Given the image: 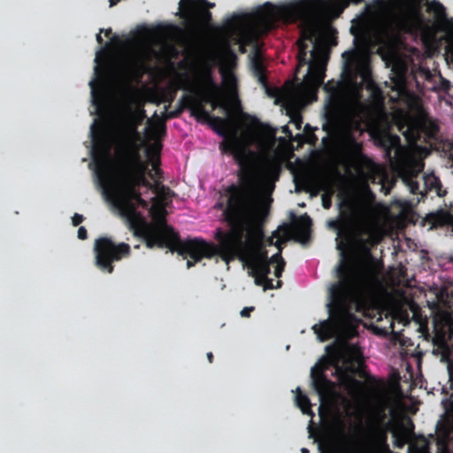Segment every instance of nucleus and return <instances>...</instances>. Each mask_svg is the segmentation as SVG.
Instances as JSON below:
<instances>
[{"label":"nucleus","mask_w":453,"mask_h":453,"mask_svg":"<svg viewBox=\"0 0 453 453\" xmlns=\"http://www.w3.org/2000/svg\"><path fill=\"white\" fill-rule=\"evenodd\" d=\"M188 100L183 99V96L180 98L178 103V107L174 111H167L166 118L167 119H174L180 115L184 109H188L190 111V115L192 116V107L188 104Z\"/></svg>","instance_id":"obj_31"},{"label":"nucleus","mask_w":453,"mask_h":453,"mask_svg":"<svg viewBox=\"0 0 453 453\" xmlns=\"http://www.w3.org/2000/svg\"><path fill=\"white\" fill-rule=\"evenodd\" d=\"M254 311V307H245L241 311V316L242 317H250V312Z\"/></svg>","instance_id":"obj_48"},{"label":"nucleus","mask_w":453,"mask_h":453,"mask_svg":"<svg viewBox=\"0 0 453 453\" xmlns=\"http://www.w3.org/2000/svg\"><path fill=\"white\" fill-rule=\"evenodd\" d=\"M135 204H136V208L137 207H142L143 209H148L149 208V202H147L146 200H144L142 196H139L137 199H136V202H135Z\"/></svg>","instance_id":"obj_43"},{"label":"nucleus","mask_w":453,"mask_h":453,"mask_svg":"<svg viewBox=\"0 0 453 453\" xmlns=\"http://www.w3.org/2000/svg\"><path fill=\"white\" fill-rule=\"evenodd\" d=\"M422 170L423 164L411 157H399L395 165V172L411 194H420L421 199L426 198L429 192H434L437 196L444 197L448 193L447 189L443 188L439 177L434 173L424 176L425 190L419 191L417 178Z\"/></svg>","instance_id":"obj_8"},{"label":"nucleus","mask_w":453,"mask_h":453,"mask_svg":"<svg viewBox=\"0 0 453 453\" xmlns=\"http://www.w3.org/2000/svg\"><path fill=\"white\" fill-rule=\"evenodd\" d=\"M391 432H392V437L394 439L393 440L394 446L397 449H403L407 442L406 436L401 431H398V430L391 429Z\"/></svg>","instance_id":"obj_34"},{"label":"nucleus","mask_w":453,"mask_h":453,"mask_svg":"<svg viewBox=\"0 0 453 453\" xmlns=\"http://www.w3.org/2000/svg\"><path fill=\"white\" fill-rule=\"evenodd\" d=\"M214 6V4L208 2L207 0H198L197 6L188 15V18L200 23H209L211 20V12L209 8Z\"/></svg>","instance_id":"obj_24"},{"label":"nucleus","mask_w":453,"mask_h":453,"mask_svg":"<svg viewBox=\"0 0 453 453\" xmlns=\"http://www.w3.org/2000/svg\"><path fill=\"white\" fill-rule=\"evenodd\" d=\"M399 131L411 144L427 143L437 141L440 126L436 119L421 109L415 116L409 117L399 124Z\"/></svg>","instance_id":"obj_9"},{"label":"nucleus","mask_w":453,"mask_h":453,"mask_svg":"<svg viewBox=\"0 0 453 453\" xmlns=\"http://www.w3.org/2000/svg\"><path fill=\"white\" fill-rule=\"evenodd\" d=\"M440 80H441V83H440L439 88L443 91H448L450 88L449 81L441 76H440Z\"/></svg>","instance_id":"obj_41"},{"label":"nucleus","mask_w":453,"mask_h":453,"mask_svg":"<svg viewBox=\"0 0 453 453\" xmlns=\"http://www.w3.org/2000/svg\"><path fill=\"white\" fill-rule=\"evenodd\" d=\"M284 268H285V265H282V263H280V265H277L275 266V269H274V275H275L277 278L281 277L282 273H283V271H284Z\"/></svg>","instance_id":"obj_46"},{"label":"nucleus","mask_w":453,"mask_h":453,"mask_svg":"<svg viewBox=\"0 0 453 453\" xmlns=\"http://www.w3.org/2000/svg\"><path fill=\"white\" fill-rule=\"evenodd\" d=\"M104 32L103 29L100 30V33ZM112 34V31L111 28H108L106 30H104V35L105 36L109 37Z\"/></svg>","instance_id":"obj_50"},{"label":"nucleus","mask_w":453,"mask_h":453,"mask_svg":"<svg viewBox=\"0 0 453 453\" xmlns=\"http://www.w3.org/2000/svg\"><path fill=\"white\" fill-rule=\"evenodd\" d=\"M342 110L337 102H330L325 110L326 123L323 125V129L330 133L335 129L341 119Z\"/></svg>","instance_id":"obj_20"},{"label":"nucleus","mask_w":453,"mask_h":453,"mask_svg":"<svg viewBox=\"0 0 453 453\" xmlns=\"http://www.w3.org/2000/svg\"><path fill=\"white\" fill-rule=\"evenodd\" d=\"M326 365L313 367L311 372L312 387L319 396L321 402L335 395L337 384L327 378L325 373Z\"/></svg>","instance_id":"obj_14"},{"label":"nucleus","mask_w":453,"mask_h":453,"mask_svg":"<svg viewBox=\"0 0 453 453\" xmlns=\"http://www.w3.org/2000/svg\"><path fill=\"white\" fill-rule=\"evenodd\" d=\"M425 220L431 228L446 227L453 233V200L444 201L443 206L428 213Z\"/></svg>","instance_id":"obj_15"},{"label":"nucleus","mask_w":453,"mask_h":453,"mask_svg":"<svg viewBox=\"0 0 453 453\" xmlns=\"http://www.w3.org/2000/svg\"><path fill=\"white\" fill-rule=\"evenodd\" d=\"M95 265L102 272L112 273L113 263L131 255L130 245L126 242L115 243L109 237H100L94 245Z\"/></svg>","instance_id":"obj_11"},{"label":"nucleus","mask_w":453,"mask_h":453,"mask_svg":"<svg viewBox=\"0 0 453 453\" xmlns=\"http://www.w3.org/2000/svg\"><path fill=\"white\" fill-rule=\"evenodd\" d=\"M338 281L329 288V319L312 329L320 341L333 338L337 329L357 312L366 311L379 285V269L375 263L342 261L337 268Z\"/></svg>","instance_id":"obj_2"},{"label":"nucleus","mask_w":453,"mask_h":453,"mask_svg":"<svg viewBox=\"0 0 453 453\" xmlns=\"http://www.w3.org/2000/svg\"><path fill=\"white\" fill-rule=\"evenodd\" d=\"M148 175L153 178L152 172L149 170L147 163L142 160L137 150L128 149L124 156L120 177L129 179L134 176Z\"/></svg>","instance_id":"obj_13"},{"label":"nucleus","mask_w":453,"mask_h":453,"mask_svg":"<svg viewBox=\"0 0 453 453\" xmlns=\"http://www.w3.org/2000/svg\"><path fill=\"white\" fill-rule=\"evenodd\" d=\"M89 84H90L91 89H92V96H94V95H95L94 81H90Z\"/></svg>","instance_id":"obj_56"},{"label":"nucleus","mask_w":453,"mask_h":453,"mask_svg":"<svg viewBox=\"0 0 453 453\" xmlns=\"http://www.w3.org/2000/svg\"><path fill=\"white\" fill-rule=\"evenodd\" d=\"M318 449L319 453H336L332 441L329 440L319 441L318 444Z\"/></svg>","instance_id":"obj_36"},{"label":"nucleus","mask_w":453,"mask_h":453,"mask_svg":"<svg viewBox=\"0 0 453 453\" xmlns=\"http://www.w3.org/2000/svg\"><path fill=\"white\" fill-rule=\"evenodd\" d=\"M348 54H349L348 52H344V53L342 54V56L344 57L345 55H348Z\"/></svg>","instance_id":"obj_64"},{"label":"nucleus","mask_w":453,"mask_h":453,"mask_svg":"<svg viewBox=\"0 0 453 453\" xmlns=\"http://www.w3.org/2000/svg\"><path fill=\"white\" fill-rule=\"evenodd\" d=\"M148 175H140V176H134L132 178H129L128 180L131 182L135 183V186L140 188V187H145L150 190L153 191V193L165 197L170 192V188L164 186L159 185L158 183L152 184L148 179Z\"/></svg>","instance_id":"obj_23"},{"label":"nucleus","mask_w":453,"mask_h":453,"mask_svg":"<svg viewBox=\"0 0 453 453\" xmlns=\"http://www.w3.org/2000/svg\"><path fill=\"white\" fill-rule=\"evenodd\" d=\"M342 245H343V242H341L337 243V248H338V249H342Z\"/></svg>","instance_id":"obj_59"},{"label":"nucleus","mask_w":453,"mask_h":453,"mask_svg":"<svg viewBox=\"0 0 453 453\" xmlns=\"http://www.w3.org/2000/svg\"><path fill=\"white\" fill-rule=\"evenodd\" d=\"M250 257H259L265 261H269V258L267 256V251L265 250H258V251L255 252L254 254H252Z\"/></svg>","instance_id":"obj_44"},{"label":"nucleus","mask_w":453,"mask_h":453,"mask_svg":"<svg viewBox=\"0 0 453 453\" xmlns=\"http://www.w3.org/2000/svg\"><path fill=\"white\" fill-rule=\"evenodd\" d=\"M427 12L434 15V24L420 12H416L400 19L396 23L397 31L411 35L421 34L426 38H434L436 29L444 32L447 42L445 52L453 61V19L448 18L445 7L438 1L431 2L427 5Z\"/></svg>","instance_id":"obj_5"},{"label":"nucleus","mask_w":453,"mask_h":453,"mask_svg":"<svg viewBox=\"0 0 453 453\" xmlns=\"http://www.w3.org/2000/svg\"><path fill=\"white\" fill-rule=\"evenodd\" d=\"M222 76H223V82L228 88H230V89L236 88V78L232 73H226L223 72Z\"/></svg>","instance_id":"obj_37"},{"label":"nucleus","mask_w":453,"mask_h":453,"mask_svg":"<svg viewBox=\"0 0 453 453\" xmlns=\"http://www.w3.org/2000/svg\"><path fill=\"white\" fill-rule=\"evenodd\" d=\"M174 29L171 24H157L146 29L148 35L156 39L167 37Z\"/></svg>","instance_id":"obj_27"},{"label":"nucleus","mask_w":453,"mask_h":453,"mask_svg":"<svg viewBox=\"0 0 453 453\" xmlns=\"http://www.w3.org/2000/svg\"><path fill=\"white\" fill-rule=\"evenodd\" d=\"M255 122L257 123V124H260L259 120L255 119Z\"/></svg>","instance_id":"obj_61"},{"label":"nucleus","mask_w":453,"mask_h":453,"mask_svg":"<svg viewBox=\"0 0 453 453\" xmlns=\"http://www.w3.org/2000/svg\"><path fill=\"white\" fill-rule=\"evenodd\" d=\"M188 100L183 99V96L180 98L178 103V107L174 111H167L166 118L167 119H174L180 115L184 109H188L190 111V115L192 116V107L188 104Z\"/></svg>","instance_id":"obj_32"},{"label":"nucleus","mask_w":453,"mask_h":453,"mask_svg":"<svg viewBox=\"0 0 453 453\" xmlns=\"http://www.w3.org/2000/svg\"><path fill=\"white\" fill-rule=\"evenodd\" d=\"M391 431V422L388 421L377 426L372 433V444L375 449L381 453H393L388 443V434Z\"/></svg>","instance_id":"obj_19"},{"label":"nucleus","mask_w":453,"mask_h":453,"mask_svg":"<svg viewBox=\"0 0 453 453\" xmlns=\"http://www.w3.org/2000/svg\"><path fill=\"white\" fill-rule=\"evenodd\" d=\"M255 278V283L257 286L264 285L265 289H273L274 288H280L281 281L278 280L276 287L273 284V280L269 279L268 276H262L260 274H251Z\"/></svg>","instance_id":"obj_33"},{"label":"nucleus","mask_w":453,"mask_h":453,"mask_svg":"<svg viewBox=\"0 0 453 453\" xmlns=\"http://www.w3.org/2000/svg\"><path fill=\"white\" fill-rule=\"evenodd\" d=\"M119 0H110V6H114Z\"/></svg>","instance_id":"obj_55"},{"label":"nucleus","mask_w":453,"mask_h":453,"mask_svg":"<svg viewBox=\"0 0 453 453\" xmlns=\"http://www.w3.org/2000/svg\"><path fill=\"white\" fill-rule=\"evenodd\" d=\"M399 142V137H398V136H394V137H392V142Z\"/></svg>","instance_id":"obj_57"},{"label":"nucleus","mask_w":453,"mask_h":453,"mask_svg":"<svg viewBox=\"0 0 453 453\" xmlns=\"http://www.w3.org/2000/svg\"><path fill=\"white\" fill-rule=\"evenodd\" d=\"M273 236H278L277 232H274V233H273Z\"/></svg>","instance_id":"obj_63"},{"label":"nucleus","mask_w":453,"mask_h":453,"mask_svg":"<svg viewBox=\"0 0 453 453\" xmlns=\"http://www.w3.org/2000/svg\"><path fill=\"white\" fill-rule=\"evenodd\" d=\"M408 453H431L430 441L424 435L418 436L414 441L410 442Z\"/></svg>","instance_id":"obj_28"},{"label":"nucleus","mask_w":453,"mask_h":453,"mask_svg":"<svg viewBox=\"0 0 453 453\" xmlns=\"http://www.w3.org/2000/svg\"><path fill=\"white\" fill-rule=\"evenodd\" d=\"M307 128H310V125L309 124H306V126H305V129H307Z\"/></svg>","instance_id":"obj_62"},{"label":"nucleus","mask_w":453,"mask_h":453,"mask_svg":"<svg viewBox=\"0 0 453 453\" xmlns=\"http://www.w3.org/2000/svg\"><path fill=\"white\" fill-rule=\"evenodd\" d=\"M78 238L81 240H86L88 238V232L84 226H80L78 229Z\"/></svg>","instance_id":"obj_45"},{"label":"nucleus","mask_w":453,"mask_h":453,"mask_svg":"<svg viewBox=\"0 0 453 453\" xmlns=\"http://www.w3.org/2000/svg\"><path fill=\"white\" fill-rule=\"evenodd\" d=\"M255 71L258 75V79L261 82H266V77L264 74V67L261 64L255 65Z\"/></svg>","instance_id":"obj_39"},{"label":"nucleus","mask_w":453,"mask_h":453,"mask_svg":"<svg viewBox=\"0 0 453 453\" xmlns=\"http://www.w3.org/2000/svg\"><path fill=\"white\" fill-rule=\"evenodd\" d=\"M220 150L233 154L239 170L238 185L232 184L226 189L228 198L224 215L231 229L228 232L217 229L218 245L202 238L181 240L179 233L166 223L165 210L157 205L156 196L151 199L153 205L150 209L155 222L142 221L138 226L131 222L134 236L141 238L147 248H167L184 258L188 257L191 260L187 261L188 268L216 255L229 263L244 247L257 244L264 237L263 230L250 215L257 203L262 184L259 170L250 162L251 152L241 147L236 139L221 143Z\"/></svg>","instance_id":"obj_1"},{"label":"nucleus","mask_w":453,"mask_h":453,"mask_svg":"<svg viewBox=\"0 0 453 453\" xmlns=\"http://www.w3.org/2000/svg\"><path fill=\"white\" fill-rule=\"evenodd\" d=\"M375 198L370 187L365 185L363 191H349L341 194L339 203L340 219L329 221V226L337 230L338 237L349 240L362 226L368 211L369 203Z\"/></svg>","instance_id":"obj_6"},{"label":"nucleus","mask_w":453,"mask_h":453,"mask_svg":"<svg viewBox=\"0 0 453 453\" xmlns=\"http://www.w3.org/2000/svg\"><path fill=\"white\" fill-rule=\"evenodd\" d=\"M292 121L295 123L297 129H301L303 124L302 116L297 114L296 116L292 118Z\"/></svg>","instance_id":"obj_47"},{"label":"nucleus","mask_w":453,"mask_h":453,"mask_svg":"<svg viewBox=\"0 0 453 453\" xmlns=\"http://www.w3.org/2000/svg\"><path fill=\"white\" fill-rule=\"evenodd\" d=\"M197 4L198 0L196 2L195 0H180V2L181 12L188 17L197 6Z\"/></svg>","instance_id":"obj_35"},{"label":"nucleus","mask_w":453,"mask_h":453,"mask_svg":"<svg viewBox=\"0 0 453 453\" xmlns=\"http://www.w3.org/2000/svg\"><path fill=\"white\" fill-rule=\"evenodd\" d=\"M280 229L284 232L285 238L283 240L279 239L275 242H273V240L272 237L268 241L269 245H274L278 249V251L280 249V252H282V249H283L282 244L290 239V230L294 231V233L296 236V240L301 242H305V241L309 238V234H310L309 229L301 226L300 222L296 223L294 225L287 224V225L281 226Z\"/></svg>","instance_id":"obj_17"},{"label":"nucleus","mask_w":453,"mask_h":453,"mask_svg":"<svg viewBox=\"0 0 453 453\" xmlns=\"http://www.w3.org/2000/svg\"><path fill=\"white\" fill-rule=\"evenodd\" d=\"M283 5H281L282 7ZM271 8H280V6H274L271 4H265L264 7L258 12V16L261 19L264 20L265 23V26L268 29H272L276 26V23L278 21H282L285 23H299L301 29H302V39L298 42V53H297V59H298V65L296 68V72H299V69L302 66L308 65V72L306 75L304 76L303 81L299 84V88L316 95L319 88L323 84L324 78L326 76L325 71V64L322 61L319 62H309L307 59V54H308V44L304 41H309L307 38L303 26L301 23V21H290L285 19L281 18H275L271 19L269 16V11ZM321 27L318 32V34L312 38V40H310L311 42L313 43L314 39L318 36V35L320 33Z\"/></svg>","instance_id":"obj_7"},{"label":"nucleus","mask_w":453,"mask_h":453,"mask_svg":"<svg viewBox=\"0 0 453 453\" xmlns=\"http://www.w3.org/2000/svg\"><path fill=\"white\" fill-rule=\"evenodd\" d=\"M392 186H393V182L388 187H386L384 184L381 185V189L385 190V195H388L390 193V189H391Z\"/></svg>","instance_id":"obj_49"},{"label":"nucleus","mask_w":453,"mask_h":453,"mask_svg":"<svg viewBox=\"0 0 453 453\" xmlns=\"http://www.w3.org/2000/svg\"><path fill=\"white\" fill-rule=\"evenodd\" d=\"M392 90L396 92V97L393 99L396 101L398 97L403 96L407 92L405 71L396 73L392 79Z\"/></svg>","instance_id":"obj_26"},{"label":"nucleus","mask_w":453,"mask_h":453,"mask_svg":"<svg viewBox=\"0 0 453 453\" xmlns=\"http://www.w3.org/2000/svg\"><path fill=\"white\" fill-rule=\"evenodd\" d=\"M199 109L198 112L200 116L196 119L201 123H208L217 134L225 136L226 129L230 124L229 119L226 118L213 116L210 111L203 110L202 107Z\"/></svg>","instance_id":"obj_18"},{"label":"nucleus","mask_w":453,"mask_h":453,"mask_svg":"<svg viewBox=\"0 0 453 453\" xmlns=\"http://www.w3.org/2000/svg\"><path fill=\"white\" fill-rule=\"evenodd\" d=\"M441 361L447 364V372L449 376L448 384H449V388L453 390V358L447 346H445L442 351Z\"/></svg>","instance_id":"obj_30"},{"label":"nucleus","mask_w":453,"mask_h":453,"mask_svg":"<svg viewBox=\"0 0 453 453\" xmlns=\"http://www.w3.org/2000/svg\"><path fill=\"white\" fill-rule=\"evenodd\" d=\"M162 150V144L160 142H155L148 147L146 150V156L148 159L151 162L152 168L154 170L152 180H156V183H159L160 179L162 178V171L159 168L160 165V152Z\"/></svg>","instance_id":"obj_21"},{"label":"nucleus","mask_w":453,"mask_h":453,"mask_svg":"<svg viewBox=\"0 0 453 453\" xmlns=\"http://www.w3.org/2000/svg\"><path fill=\"white\" fill-rule=\"evenodd\" d=\"M341 356V353L336 350L334 353H329V365L334 367L333 375L349 394L357 393L365 384L354 377L356 369L349 359H344L342 364H340Z\"/></svg>","instance_id":"obj_12"},{"label":"nucleus","mask_w":453,"mask_h":453,"mask_svg":"<svg viewBox=\"0 0 453 453\" xmlns=\"http://www.w3.org/2000/svg\"><path fill=\"white\" fill-rule=\"evenodd\" d=\"M247 265L250 269L251 274L268 276L271 272L270 262L265 261L259 257H250Z\"/></svg>","instance_id":"obj_25"},{"label":"nucleus","mask_w":453,"mask_h":453,"mask_svg":"<svg viewBox=\"0 0 453 453\" xmlns=\"http://www.w3.org/2000/svg\"><path fill=\"white\" fill-rule=\"evenodd\" d=\"M199 81H200V87H199V88H197L198 89L202 88V74L200 75ZM192 88H196V87H192V88H186V90H188V91L190 92V94H189V95H191V94H192V92H191V89H192Z\"/></svg>","instance_id":"obj_51"},{"label":"nucleus","mask_w":453,"mask_h":453,"mask_svg":"<svg viewBox=\"0 0 453 453\" xmlns=\"http://www.w3.org/2000/svg\"><path fill=\"white\" fill-rule=\"evenodd\" d=\"M269 262H270V265L276 264V265H280V263H282V265H286V263L281 256L280 250L276 254L273 255L269 258Z\"/></svg>","instance_id":"obj_38"},{"label":"nucleus","mask_w":453,"mask_h":453,"mask_svg":"<svg viewBox=\"0 0 453 453\" xmlns=\"http://www.w3.org/2000/svg\"><path fill=\"white\" fill-rule=\"evenodd\" d=\"M296 402L297 406L301 409L303 414L313 416L310 399L299 388L297 389V393L296 395Z\"/></svg>","instance_id":"obj_29"},{"label":"nucleus","mask_w":453,"mask_h":453,"mask_svg":"<svg viewBox=\"0 0 453 453\" xmlns=\"http://www.w3.org/2000/svg\"><path fill=\"white\" fill-rule=\"evenodd\" d=\"M191 92V95H183V99L188 100V104L192 107V117L195 119L200 116V107L206 110V104H210L212 110L223 108L228 111L222 99L221 88L215 82L211 70L208 69L202 73V88H192Z\"/></svg>","instance_id":"obj_10"},{"label":"nucleus","mask_w":453,"mask_h":453,"mask_svg":"<svg viewBox=\"0 0 453 453\" xmlns=\"http://www.w3.org/2000/svg\"><path fill=\"white\" fill-rule=\"evenodd\" d=\"M301 453H309V449H306V448H303V449H301Z\"/></svg>","instance_id":"obj_58"},{"label":"nucleus","mask_w":453,"mask_h":453,"mask_svg":"<svg viewBox=\"0 0 453 453\" xmlns=\"http://www.w3.org/2000/svg\"><path fill=\"white\" fill-rule=\"evenodd\" d=\"M343 150L350 160H356L364 157L363 145L357 142V139L351 134L345 136L342 142Z\"/></svg>","instance_id":"obj_22"},{"label":"nucleus","mask_w":453,"mask_h":453,"mask_svg":"<svg viewBox=\"0 0 453 453\" xmlns=\"http://www.w3.org/2000/svg\"><path fill=\"white\" fill-rule=\"evenodd\" d=\"M300 221H306L308 223L311 222V219L308 217V216H302L301 219H300Z\"/></svg>","instance_id":"obj_54"},{"label":"nucleus","mask_w":453,"mask_h":453,"mask_svg":"<svg viewBox=\"0 0 453 453\" xmlns=\"http://www.w3.org/2000/svg\"><path fill=\"white\" fill-rule=\"evenodd\" d=\"M92 139L95 143V150L100 155L94 154L96 163V174L99 184L104 192L110 193L114 199L115 206L119 210L121 215L130 221L139 218L136 211V199L142 196L135 183L119 176L116 180L111 164V148L104 137H99L96 134L95 124L91 126Z\"/></svg>","instance_id":"obj_3"},{"label":"nucleus","mask_w":453,"mask_h":453,"mask_svg":"<svg viewBox=\"0 0 453 453\" xmlns=\"http://www.w3.org/2000/svg\"><path fill=\"white\" fill-rule=\"evenodd\" d=\"M322 205L325 209H329L332 205L331 195L324 194L322 196Z\"/></svg>","instance_id":"obj_40"},{"label":"nucleus","mask_w":453,"mask_h":453,"mask_svg":"<svg viewBox=\"0 0 453 453\" xmlns=\"http://www.w3.org/2000/svg\"><path fill=\"white\" fill-rule=\"evenodd\" d=\"M140 69H142L143 67V65L142 64H140L139 66H138Z\"/></svg>","instance_id":"obj_60"},{"label":"nucleus","mask_w":453,"mask_h":453,"mask_svg":"<svg viewBox=\"0 0 453 453\" xmlns=\"http://www.w3.org/2000/svg\"><path fill=\"white\" fill-rule=\"evenodd\" d=\"M207 358H208V361L210 363H212L213 362V358H214L213 354L211 352H208L207 353Z\"/></svg>","instance_id":"obj_52"},{"label":"nucleus","mask_w":453,"mask_h":453,"mask_svg":"<svg viewBox=\"0 0 453 453\" xmlns=\"http://www.w3.org/2000/svg\"><path fill=\"white\" fill-rule=\"evenodd\" d=\"M364 0H296L280 8H271V19L281 18L290 21L299 20L303 26L304 33L309 40L318 34L324 16L334 4L342 12L349 4H361Z\"/></svg>","instance_id":"obj_4"},{"label":"nucleus","mask_w":453,"mask_h":453,"mask_svg":"<svg viewBox=\"0 0 453 453\" xmlns=\"http://www.w3.org/2000/svg\"><path fill=\"white\" fill-rule=\"evenodd\" d=\"M437 453H453V416L447 417L436 430Z\"/></svg>","instance_id":"obj_16"},{"label":"nucleus","mask_w":453,"mask_h":453,"mask_svg":"<svg viewBox=\"0 0 453 453\" xmlns=\"http://www.w3.org/2000/svg\"><path fill=\"white\" fill-rule=\"evenodd\" d=\"M84 220V217L81 214L75 213L72 218V222L74 226H79Z\"/></svg>","instance_id":"obj_42"},{"label":"nucleus","mask_w":453,"mask_h":453,"mask_svg":"<svg viewBox=\"0 0 453 453\" xmlns=\"http://www.w3.org/2000/svg\"><path fill=\"white\" fill-rule=\"evenodd\" d=\"M96 41H97V42H98L99 44H103V42H104V40H103V38H102V36H101L100 33H99L98 35H96Z\"/></svg>","instance_id":"obj_53"}]
</instances>
